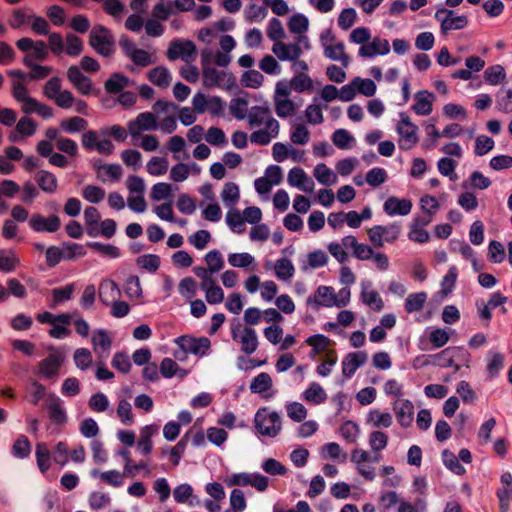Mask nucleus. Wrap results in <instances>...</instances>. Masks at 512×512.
Listing matches in <instances>:
<instances>
[{"label": "nucleus", "mask_w": 512, "mask_h": 512, "mask_svg": "<svg viewBox=\"0 0 512 512\" xmlns=\"http://www.w3.org/2000/svg\"><path fill=\"white\" fill-rule=\"evenodd\" d=\"M249 127L262 129L255 130L250 135V141L258 145H268L279 134L280 124L272 116L271 110L266 105H256L249 109L247 115Z\"/></svg>", "instance_id": "nucleus-1"}, {"label": "nucleus", "mask_w": 512, "mask_h": 512, "mask_svg": "<svg viewBox=\"0 0 512 512\" xmlns=\"http://www.w3.org/2000/svg\"><path fill=\"white\" fill-rule=\"evenodd\" d=\"M402 233L400 222H392L388 225H375L367 229L370 243L375 248H382L386 243H395Z\"/></svg>", "instance_id": "nucleus-2"}, {"label": "nucleus", "mask_w": 512, "mask_h": 512, "mask_svg": "<svg viewBox=\"0 0 512 512\" xmlns=\"http://www.w3.org/2000/svg\"><path fill=\"white\" fill-rule=\"evenodd\" d=\"M89 45L101 56L110 57L115 52V39L103 25H95L89 34Z\"/></svg>", "instance_id": "nucleus-3"}, {"label": "nucleus", "mask_w": 512, "mask_h": 512, "mask_svg": "<svg viewBox=\"0 0 512 512\" xmlns=\"http://www.w3.org/2000/svg\"><path fill=\"white\" fill-rule=\"evenodd\" d=\"M320 41L324 55L328 59L339 61L344 67H348L350 57L345 52V44L342 41H337L330 29H327L321 34Z\"/></svg>", "instance_id": "nucleus-4"}, {"label": "nucleus", "mask_w": 512, "mask_h": 512, "mask_svg": "<svg viewBox=\"0 0 512 512\" xmlns=\"http://www.w3.org/2000/svg\"><path fill=\"white\" fill-rule=\"evenodd\" d=\"M17 48L25 52L23 64L25 66H32L36 61H43L48 57L47 44L42 40L34 41L31 38L23 37L16 42Z\"/></svg>", "instance_id": "nucleus-5"}, {"label": "nucleus", "mask_w": 512, "mask_h": 512, "mask_svg": "<svg viewBox=\"0 0 512 512\" xmlns=\"http://www.w3.org/2000/svg\"><path fill=\"white\" fill-rule=\"evenodd\" d=\"M257 431L268 437H276L281 431V419L278 413L270 412L268 408L258 409L254 417Z\"/></svg>", "instance_id": "nucleus-6"}, {"label": "nucleus", "mask_w": 512, "mask_h": 512, "mask_svg": "<svg viewBox=\"0 0 512 512\" xmlns=\"http://www.w3.org/2000/svg\"><path fill=\"white\" fill-rule=\"evenodd\" d=\"M310 49V42L306 36L300 35L295 43L286 44L284 42H276L272 46V52L281 61H294L299 59L303 50Z\"/></svg>", "instance_id": "nucleus-7"}, {"label": "nucleus", "mask_w": 512, "mask_h": 512, "mask_svg": "<svg viewBox=\"0 0 512 512\" xmlns=\"http://www.w3.org/2000/svg\"><path fill=\"white\" fill-rule=\"evenodd\" d=\"M396 130L400 136L398 144L401 149L409 150L418 143V127L411 122L407 114H400V121L397 124Z\"/></svg>", "instance_id": "nucleus-8"}, {"label": "nucleus", "mask_w": 512, "mask_h": 512, "mask_svg": "<svg viewBox=\"0 0 512 512\" xmlns=\"http://www.w3.org/2000/svg\"><path fill=\"white\" fill-rule=\"evenodd\" d=\"M432 358V363L441 367V368H449L454 367L455 371L460 369V364L457 361H461L465 358L469 357V354L466 350L460 347H448L441 352L430 356Z\"/></svg>", "instance_id": "nucleus-9"}, {"label": "nucleus", "mask_w": 512, "mask_h": 512, "mask_svg": "<svg viewBox=\"0 0 512 512\" xmlns=\"http://www.w3.org/2000/svg\"><path fill=\"white\" fill-rule=\"evenodd\" d=\"M64 361V353L59 350H53V352L39 362V375L44 379L55 381L59 376V371Z\"/></svg>", "instance_id": "nucleus-10"}, {"label": "nucleus", "mask_w": 512, "mask_h": 512, "mask_svg": "<svg viewBox=\"0 0 512 512\" xmlns=\"http://www.w3.org/2000/svg\"><path fill=\"white\" fill-rule=\"evenodd\" d=\"M166 55L171 61L182 59L189 63L196 59L197 50L192 41L176 39L169 44Z\"/></svg>", "instance_id": "nucleus-11"}, {"label": "nucleus", "mask_w": 512, "mask_h": 512, "mask_svg": "<svg viewBox=\"0 0 512 512\" xmlns=\"http://www.w3.org/2000/svg\"><path fill=\"white\" fill-rule=\"evenodd\" d=\"M158 128L157 117L152 112H142L127 124L128 132L133 140L139 139L143 131H154Z\"/></svg>", "instance_id": "nucleus-12"}, {"label": "nucleus", "mask_w": 512, "mask_h": 512, "mask_svg": "<svg viewBox=\"0 0 512 512\" xmlns=\"http://www.w3.org/2000/svg\"><path fill=\"white\" fill-rule=\"evenodd\" d=\"M120 46L124 54L139 67H147L156 63V58L148 51L137 48L136 45L128 38L120 39Z\"/></svg>", "instance_id": "nucleus-13"}, {"label": "nucleus", "mask_w": 512, "mask_h": 512, "mask_svg": "<svg viewBox=\"0 0 512 512\" xmlns=\"http://www.w3.org/2000/svg\"><path fill=\"white\" fill-rule=\"evenodd\" d=\"M228 486H252L259 492H264L269 485L268 477L259 473H237L226 480Z\"/></svg>", "instance_id": "nucleus-14"}, {"label": "nucleus", "mask_w": 512, "mask_h": 512, "mask_svg": "<svg viewBox=\"0 0 512 512\" xmlns=\"http://www.w3.org/2000/svg\"><path fill=\"white\" fill-rule=\"evenodd\" d=\"M210 53L203 51L201 54L203 84L206 87H219L226 81L229 75L225 71H219L209 65Z\"/></svg>", "instance_id": "nucleus-15"}, {"label": "nucleus", "mask_w": 512, "mask_h": 512, "mask_svg": "<svg viewBox=\"0 0 512 512\" xmlns=\"http://www.w3.org/2000/svg\"><path fill=\"white\" fill-rule=\"evenodd\" d=\"M435 18L441 23V31L446 34L450 30H459L466 27L468 18L465 15L455 16L453 10L438 9Z\"/></svg>", "instance_id": "nucleus-16"}, {"label": "nucleus", "mask_w": 512, "mask_h": 512, "mask_svg": "<svg viewBox=\"0 0 512 512\" xmlns=\"http://www.w3.org/2000/svg\"><path fill=\"white\" fill-rule=\"evenodd\" d=\"M232 339L241 345V351L247 355L253 354L258 348V336L251 327H244L242 330L232 329Z\"/></svg>", "instance_id": "nucleus-17"}, {"label": "nucleus", "mask_w": 512, "mask_h": 512, "mask_svg": "<svg viewBox=\"0 0 512 512\" xmlns=\"http://www.w3.org/2000/svg\"><path fill=\"white\" fill-rule=\"evenodd\" d=\"M176 342L185 352L200 357L204 356L211 346V342L207 337L194 338L191 336H180Z\"/></svg>", "instance_id": "nucleus-18"}, {"label": "nucleus", "mask_w": 512, "mask_h": 512, "mask_svg": "<svg viewBox=\"0 0 512 512\" xmlns=\"http://www.w3.org/2000/svg\"><path fill=\"white\" fill-rule=\"evenodd\" d=\"M67 78L74 88L82 95H90L93 93V82L85 76L80 67L72 65L67 70Z\"/></svg>", "instance_id": "nucleus-19"}, {"label": "nucleus", "mask_w": 512, "mask_h": 512, "mask_svg": "<svg viewBox=\"0 0 512 512\" xmlns=\"http://www.w3.org/2000/svg\"><path fill=\"white\" fill-rule=\"evenodd\" d=\"M336 303V294L331 286H319L312 296L306 300L308 306L319 308L320 306L333 307Z\"/></svg>", "instance_id": "nucleus-20"}, {"label": "nucleus", "mask_w": 512, "mask_h": 512, "mask_svg": "<svg viewBox=\"0 0 512 512\" xmlns=\"http://www.w3.org/2000/svg\"><path fill=\"white\" fill-rule=\"evenodd\" d=\"M29 226L35 232L54 233L59 230L61 220L56 215L43 217L41 214H33L29 220Z\"/></svg>", "instance_id": "nucleus-21"}, {"label": "nucleus", "mask_w": 512, "mask_h": 512, "mask_svg": "<svg viewBox=\"0 0 512 512\" xmlns=\"http://www.w3.org/2000/svg\"><path fill=\"white\" fill-rule=\"evenodd\" d=\"M343 245L346 249H351L352 255L360 261L370 260L373 256V245L371 244V246H369L367 244L360 243L353 235L343 237Z\"/></svg>", "instance_id": "nucleus-22"}, {"label": "nucleus", "mask_w": 512, "mask_h": 512, "mask_svg": "<svg viewBox=\"0 0 512 512\" xmlns=\"http://www.w3.org/2000/svg\"><path fill=\"white\" fill-rule=\"evenodd\" d=\"M390 52V44L388 40L374 37L371 42L360 47L358 54L363 58H372L377 55H386Z\"/></svg>", "instance_id": "nucleus-23"}, {"label": "nucleus", "mask_w": 512, "mask_h": 512, "mask_svg": "<svg viewBox=\"0 0 512 512\" xmlns=\"http://www.w3.org/2000/svg\"><path fill=\"white\" fill-rule=\"evenodd\" d=\"M287 181L290 186L297 187L304 192L311 193L314 189L313 180L299 167H294L289 171Z\"/></svg>", "instance_id": "nucleus-24"}, {"label": "nucleus", "mask_w": 512, "mask_h": 512, "mask_svg": "<svg viewBox=\"0 0 512 512\" xmlns=\"http://www.w3.org/2000/svg\"><path fill=\"white\" fill-rule=\"evenodd\" d=\"M383 210L389 216H405L411 212L412 202L409 199H400L395 196H391L385 201Z\"/></svg>", "instance_id": "nucleus-25"}, {"label": "nucleus", "mask_w": 512, "mask_h": 512, "mask_svg": "<svg viewBox=\"0 0 512 512\" xmlns=\"http://www.w3.org/2000/svg\"><path fill=\"white\" fill-rule=\"evenodd\" d=\"M47 411L54 424L63 425L67 422V414L62 406V401L55 394H48Z\"/></svg>", "instance_id": "nucleus-26"}, {"label": "nucleus", "mask_w": 512, "mask_h": 512, "mask_svg": "<svg viewBox=\"0 0 512 512\" xmlns=\"http://www.w3.org/2000/svg\"><path fill=\"white\" fill-rule=\"evenodd\" d=\"M98 295L101 303L109 306L120 297L121 291L115 281L105 279L99 285Z\"/></svg>", "instance_id": "nucleus-27"}, {"label": "nucleus", "mask_w": 512, "mask_h": 512, "mask_svg": "<svg viewBox=\"0 0 512 512\" xmlns=\"http://www.w3.org/2000/svg\"><path fill=\"white\" fill-rule=\"evenodd\" d=\"M367 354L364 351L352 352L345 356L342 361V373L346 378H350L356 370L365 364Z\"/></svg>", "instance_id": "nucleus-28"}, {"label": "nucleus", "mask_w": 512, "mask_h": 512, "mask_svg": "<svg viewBox=\"0 0 512 512\" xmlns=\"http://www.w3.org/2000/svg\"><path fill=\"white\" fill-rule=\"evenodd\" d=\"M93 350L100 357H106L112 346V339L106 330L99 329L92 335Z\"/></svg>", "instance_id": "nucleus-29"}, {"label": "nucleus", "mask_w": 512, "mask_h": 512, "mask_svg": "<svg viewBox=\"0 0 512 512\" xmlns=\"http://www.w3.org/2000/svg\"><path fill=\"white\" fill-rule=\"evenodd\" d=\"M273 386L272 377L267 372H261L254 377L250 383L251 393L260 394L264 398H269L272 394H266Z\"/></svg>", "instance_id": "nucleus-30"}, {"label": "nucleus", "mask_w": 512, "mask_h": 512, "mask_svg": "<svg viewBox=\"0 0 512 512\" xmlns=\"http://www.w3.org/2000/svg\"><path fill=\"white\" fill-rule=\"evenodd\" d=\"M148 80L155 86L166 89L172 82V75L165 66H157L147 73Z\"/></svg>", "instance_id": "nucleus-31"}, {"label": "nucleus", "mask_w": 512, "mask_h": 512, "mask_svg": "<svg viewBox=\"0 0 512 512\" xmlns=\"http://www.w3.org/2000/svg\"><path fill=\"white\" fill-rule=\"evenodd\" d=\"M433 100V93L426 90L419 91L415 94V103L412 109L418 115H429L432 112Z\"/></svg>", "instance_id": "nucleus-32"}, {"label": "nucleus", "mask_w": 512, "mask_h": 512, "mask_svg": "<svg viewBox=\"0 0 512 512\" xmlns=\"http://www.w3.org/2000/svg\"><path fill=\"white\" fill-rule=\"evenodd\" d=\"M396 417L403 427H408L413 421L414 406L410 400H401L394 404Z\"/></svg>", "instance_id": "nucleus-33"}, {"label": "nucleus", "mask_w": 512, "mask_h": 512, "mask_svg": "<svg viewBox=\"0 0 512 512\" xmlns=\"http://www.w3.org/2000/svg\"><path fill=\"white\" fill-rule=\"evenodd\" d=\"M101 215L97 208L88 206L84 210V220L86 225L87 234L91 237L99 235V222Z\"/></svg>", "instance_id": "nucleus-34"}, {"label": "nucleus", "mask_w": 512, "mask_h": 512, "mask_svg": "<svg viewBox=\"0 0 512 512\" xmlns=\"http://www.w3.org/2000/svg\"><path fill=\"white\" fill-rule=\"evenodd\" d=\"M35 180L39 188L46 193H54L58 187L56 176L46 170H40L35 174Z\"/></svg>", "instance_id": "nucleus-35"}, {"label": "nucleus", "mask_w": 512, "mask_h": 512, "mask_svg": "<svg viewBox=\"0 0 512 512\" xmlns=\"http://www.w3.org/2000/svg\"><path fill=\"white\" fill-rule=\"evenodd\" d=\"M302 398L308 403L319 405L327 399V394L319 383L312 382L302 393Z\"/></svg>", "instance_id": "nucleus-36"}, {"label": "nucleus", "mask_w": 512, "mask_h": 512, "mask_svg": "<svg viewBox=\"0 0 512 512\" xmlns=\"http://www.w3.org/2000/svg\"><path fill=\"white\" fill-rule=\"evenodd\" d=\"M91 476L94 478L99 477L101 481L107 485L120 487L123 484L124 477L126 475H124V472L120 473L117 470L100 472L98 469H93L91 471Z\"/></svg>", "instance_id": "nucleus-37"}, {"label": "nucleus", "mask_w": 512, "mask_h": 512, "mask_svg": "<svg viewBox=\"0 0 512 512\" xmlns=\"http://www.w3.org/2000/svg\"><path fill=\"white\" fill-rule=\"evenodd\" d=\"M367 422L374 428H388L392 425L393 418L389 412L373 409L368 413Z\"/></svg>", "instance_id": "nucleus-38"}, {"label": "nucleus", "mask_w": 512, "mask_h": 512, "mask_svg": "<svg viewBox=\"0 0 512 512\" xmlns=\"http://www.w3.org/2000/svg\"><path fill=\"white\" fill-rule=\"evenodd\" d=\"M129 85V79L122 73H113L104 83V88L109 94L120 93Z\"/></svg>", "instance_id": "nucleus-39"}, {"label": "nucleus", "mask_w": 512, "mask_h": 512, "mask_svg": "<svg viewBox=\"0 0 512 512\" xmlns=\"http://www.w3.org/2000/svg\"><path fill=\"white\" fill-rule=\"evenodd\" d=\"M36 462L39 470L46 473L51 466V453L46 443H38L35 449Z\"/></svg>", "instance_id": "nucleus-40"}, {"label": "nucleus", "mask_w": 512, "mask_h": 512, "mask_svg": "<svg viewBox=\"0 0 512 512\" xmlns=\"http://www.w3.org/2000/svg\"><path fill=\"white\" fill-rule=\"evenodd\" d=\"M274 270L277 278L282 281L291 279L295 272V268L291 260L287 258L278 259L275 263Z\"/></svg>", "instance_id": "nucleus-41"}, {"label": "nucleus", "mask_w": 512, "mask_h": 512, "mask_svg": "<svg viewBox=\"0 0 512 512\" xmlns=\"http://www.w3.org/2000/svg\"><path fill=\"white\" fill-rule=\"evenodd\" d=\"M273 101L275 106V112L277 116L280 118H287L293 116L298 109V105L290 99L279 98Z\"/></svg>", "instance_id": "nucleus-42"}, {"label": "nucleus", "mask_w": 512, "mask_h": 512, "mask_svg": "<svg viewBox=\"0 0 512 512\" xmlns=\"http://www.w3.org/2000/svg\"><path fill=\"white\" fill-rule=\"evenodd\" d=\"M88 126L87 121L79 116H74L60 122V128L66 133H78L84 131Z\"/></svg>", "instance_id": "nucleus-43"}, {"label": "nucleus", "mask_w": 512, "mask_h": 512, "mask_svg": "<svg viewBox=\"0 0 512 512\" xmlns=\"http://www.w3.org/2000/svg\"><path fill=\"white\" fill-rule=\"evenodd\" d=\"M427 300V294L425 292H418L409 294L405 300V311L407 313H413L421 311Z\"/></svg>", "instance_id": "nucleus-44"}, {"label": "nucleus", "mask_w": 512, "mask_h": 512, "mask_svg": "<svg viewBox=\"0 0 512 512\" xmlns=\"http://www.w3.org/2000/svg\"><path fill=\"white\" fill-rule=\"evenodd\" d=\"M76 289L74 283H70L64 287L55 288L52 290V308H55L58 304L68 301L72 298V295Z\"/></svg>", "instance_id": "nucleus-45"}, {"label": "nucleus", "mask_w": 512, "mask_h": 512, "mask_svg": "<svg viewBox=\"0 0 512 512\" xmlns=\"http://www.w3.org/2000/svg\"><path fill=\"white\" fill-rule=\"evenodd\" d=\"M339 433L347 443L354 444L357 442L360 429L357 423L349 420L340 426Z\"/></svg>", "instance_id": "nucleus-46"}, {"label": "nucleus", "mask_w": 512, "mask_h": 512, "mask_svg": "<svg viewBox=\"0 0 512 512\" xmlns=\"http://www.w3.org/2000/svg\"><path fill=\"white\" fill-rule=\"evenodd\" d=\"M221 198L225 205H235L240 198V191L238 185L234 182L226 183L221 192Z\"/></svg>", "instance_id": "nucleus-47"}, {"label": "nucleus", "mask_w": 512, "mask_h": 512, "mask_svg": "<svg viewBox=\"0 0 512 512\" xmlns=\"http://www.w3.org/2000/svg\"><path fill=\"white\" fill-rule=\"evenodd\" d=\"M331 343L332 341L322 334H314L306 339V344L312 347V352L315 354L326 351Z\"/></svg>", "instance_id": "nucleus-48"}, {"label": "nucleus", "mask_w": 512, "mask_h": 512, "mask_svg": "<svg viewBox=\"0 0 512 512\" xmlns=\"http://www.w3.org/2000/svg\"><path fill=\"white\" fill-rule=\"evenodd\" d=\"M32 13L28 8H20L13 11L8 20V24L12 29H19L25 24H29Z\"/></svg>", "instance_id": "nucleus-49"}, {"label": "nucleus", "mask_w": 512, "mask_h": 512, "mask_svg": "<svg viewBox=\"0 0 512 512\" xmlns=\"http://www.w3.org/2000/svg\"><path fill=\"white\" fill-rule=\"evenodd\" d=\"M361 299L363 303L375 311H381L383 309V300L379 293L374 290H367L366 288H363L361 291Z\"/></svg>", "instance_id": "nucleus-50"}, {"label": "nucleus", "mask_w": 512, "mask_h": 512, "mask_svg": "<svg viewBox=\"0 0 512 512\" xmlns=\"http://www.w3.org/2000/svg\"><path fill=\"white\" fill-rule=\"evenodd\" d=\"M226 222L236 233H243L245 231L243 214H241L237 209H231L227 212Z\"/></svg>", "instance_id": "nucleus-51"}, {"label": "nucleus", "mask_w": 512, "mask_h": 512, "mask_svg": "<svg viewBox=\"0 0 512 512\" xmlns=\"http://www.w3.org/2000/svg\"><path fill=\"white\" fill-rule=\"evenodd\" d=\"M389 437L380 430L372 431L369 435V446L373 452H380L387 447Z\"/></svg>", "instance_id": "nucleus-52"}, {"label": "nucleus", "mask_w": 512, "mask_h": 512, "mask_svg": "<svg viewBox=\"0 0 512 512\" xmlns=\"http://www.w3.org/2000/svg\"><path fill=\"white\" fill-rule=\"evenodd\" d=\"M308 26L309 20L302 14L291 16L288 22L289 31L294 34H299V36L307 31Z\"/></svg>", "instance_id": "nucleus-53"}, {"label": "nucleus", "mask_w": 512, "mask_h": 512, "mask_svg": "<svg viewBox=\"0 0 512 512\" xmlns=\"http://www.w3.org/2000/svg\"><path fill=\"white\" fill-rule=\"evenodd\" d=\"M73 359L76 367L83 371L87 370L93 362L92 354L86 348L76 349L73 355Z\"/></svg>", "instance_id": "nucleus-54"}, {"label": "nucleus", "mask_w": 512, "mask_h": 512, "mask_svg": "<svg viewBox=\"0 0 512 512\" xmlns=\"http://www.w3.org/2000/svg\"><path fill=\"white\" fill-rule=\"evenodd\" d=\"M229 109L236 119L243 120L248 115V101L244 98H234L231 100Z\"/></svg>", "instance_id": "nucleus-55"}, {"label": "nucleus", "mask_w": 512, "mask_h": 512, "mask_svg": "<svg viewBox=\"0 0 512 512\" xmlns=\"http://www.w3.org/2000/svg\"><path fill=\"white\" fill-rule=\"evenodd\" d=\"M442 460L445 466L453 473L457 475H463L465 473V468L460 464L458 457H456L453 452L444 450L442 452Z\"/></svg>", "instance_id": "nucleus-56"}, {"label": "nucleus", "mask_w": 512, "mask_h": 512, "mask_svg": "<svg viewBox=\"0 0 512 512\" xmlns=\"http://www.w3.org/2000/svg\"><path fill=\"white\" fill-rule=\"evenodd\" d=\"M506 77L504 68L501 65L488 67L484 72V79L490 85H497Z\"/></svg>", "instance_id": "nucleus-57"}, {"label": "nucleus", "mask_w": 512, "mask_h": 512, "mask_svg": "<svg viewBox=\"0 0 512 512\" xmlns=\"http://www.w3.org/2000/svg\"><path fill=\"white\" fill-rule=\"evenodd\" d=\"M314 177L323 185H331L335 182L336 176L325 164L321 163L314 168Z\"/></svg>", "instance_id": "nucleus-58"}, {"label": "nucleus", "mask_w": 512, "mask_h": 512, "mask_svg": "<svg viewBox=\"0 0 512 512\" xmlns=\"http://www.w3.org/2000/svg\"><path fill=\"white\" fill-rule=\"evenodd\" d=\"M496 107L503 113H512V88L501 90L499 92L497 95Z\"/></svg>", "instance_id": "nucleus-59"}, {"label": "nucleus", "mask_w": 512, "mask_h": 512, "mask_svg": "<svg viewBox=\"0 0 512 512\" xmlns=\"http://www.w3.org/2000/svg\"><path fill=\"white\" fill-rule=\"evenodd\" d=\"M290 83L291 88L299 93L309 91L313 87L312 79L305 73L296 74Z\"/></svg>", "instance_id": "nucleus-60"}, {"label": "nucleus", "mask_w": 512, "mask_h": 512, "mask_svg": "<svg viewBox=\"0 0 512 512\" xmlns=\"http://www.w3.org/2000/svg\"><path fill=\"white\" fill-rule=\"evenodd\" d=\"M31 452V444L28 438L24 435L19 436L13 446L12 453L17 458H26Z\"/></svg>", "instance_id": "nucleus-61"}, {"label": "nucleus", "mask_w": 512, "mask_h": 512, "mask_svg": "<svg viewBox=\"0 0 512 512\" xmlns=\"http://www.w3.org/2000/svg\"><path fill=\"white\" fill-rule=\"evenodd\" d=\"M353 85L356 86V90L358 93L371 97L376 92V84L371 79H363L360 77H355L353 79Z\"/></svg>", "instance_id": "nucleus-62"}, {"label": "nucleus", "mask_w": 512, "mask_h": 512, "mask_svg": "<svg viewBox=\"0 0 512 512\" xmlns=\"http://www.w3.org/2000/svg\"><path fill=\"white\" fill-rule=\"evenodd\" d=\"M337 362V354L335 350H328L325 355V360L320 363L317 368L316 372L318 375L322 377H326L331 373L332 367Z\"/></svg>", "instance_id": "nucleus-63"}, {"label": "nucleus", "mask_w": 512, "mask_h": 512, "mask_svg": "<svg viewBox=\"0 0 512 512\" xmlns=\"http://www.w3.org/2000/svg\"><path fill=\"white\" fill-rule=\"evenodd\" d=\"M168 161L166 158L152 157L147 163V171L154 176H160L167 172Z\"/></svg>", "instance_id": "nucleus-64"}]
</instances>
